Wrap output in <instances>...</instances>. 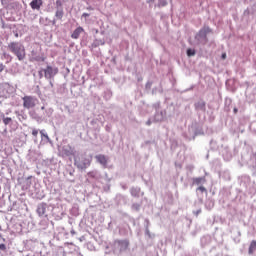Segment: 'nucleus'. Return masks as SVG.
Here are the masks:
<instances>
[{"label": "nucleus", "mask_w": 256, "mask_h": 256, "mask_svg": "<svg viewBox=\"0 0 256 256\" xmlns=\"http://www.w3.org/2000/svg\"><path fill=\"white\" fill-rule=\"evenodd\" d=\"M36 214L41 219H49L51 216L61 219L63 212H61V208L57 204L41 202L36 206Z\"/></svg>", "instance_id": "f257e3e1"}, {"label": "nucleus", "mask_w": 256, "mask_h": 256, "mask_svg": "<svg viewBox=\"0 0 256 256\" xmlns=\"http://www.w3.org/2000/svg\"><path fill=\"white\" fill-rule=\"evenodd\" d=\"M8 51L17 57L18 61H25L27 54L25 52V45L21 42L13 41L7 46Z\"/></svg>", "instance_id": "f03ea898"}, {"label": "nucleus", "mask_w": 256, "mask_h": 256, "mask_svg": "<svg viewBox=\"0 0 256 256\" xmlns=\"http://www.w3.org/2000/svg\"><path fill=\"white\" fill-rule=\"evenodd\" d=\"M209 33H213V30L209 26L202 27L198 33L194 36L195 42L197 45H201L202 47H205L207 43H209V38L207 35Z\"/></svg>", "instance_id": "7ed1b4c3"}, {"label": "nucleus", "mask_w": 256, "mask_h": 256, "mask_svg": "<svg viewBox=\"0 0 256 256\" xmlns=\"http://www.w3.org/2000/svg\"><path fill=\"white\" fill-rule=\"evenodd\" d=\"M240 186H242L244 191L249 195H255L256 184L255 181H251V177L249 175H242L240 177Z\"/></svg>", "instance_id": "20e7f679"}, {"label": "nucleus", "mask_w": 256, "mask_h": 256, "mask_svg": "<svg viewBox=\"0 0 256 256\" xmlns=\"http://www.w3.org/2000/svg\"><path fill=\"white\" fill-rule=\"evenodd\" d=\"M18 185L21 186L22 191H31L33 185L37 183V180L33 176H22L17 179Z\"/></svg>", "instance_id": "39448f33"}, {"label": "nucleus", "mask_w": 256, "mask_h": 256, "mask_svg": "<svg viewBox=\"0 0 256 256\" xmlns=\"http://www.w3.org/2000/svg\"><path fill=\"white\" fill-rule=\"evenodd\" d=\"M74 165L81 171H85V169L91 167V158L83 154H77V156L74 157Z\"/></svg>", "instance_id": "423d86ee"}, {"label": "nucleus", "mask_w": 256, "mask_h": 256, "mask_svg": "<svg viewBox=\"0 0 256 256\" xmlns=\"http://www.w3.org/2000/svg\"><path fill=\"white\" fill-rule=\"evenodd\" d=\"M7 115H9V112L3 113L0 110V121H2L5 127H9L11 131H13L15 130V125L17 124V121H15L13 117H9Z\"/></svg>", "instance_id": "0eeeda50"}, {"label": "nucleus", "mask_w": 256, "mask_h": 256, "mask_svg": "<svg viewBox=\"0 0 256 256\" xmlns=\"http://www.w3.org/2000/svg\"><path fill=\"white\" fill-rule=\"evenodd\" d=\"M30 193L34 199H45V192L43 191V188H41V184L38 182H34L32 188L30 189Z\"/></svg>", "instance_id": "6e6552de"}, {"label": "nucleus", "mask_w": 256, "mask_h": 256, "mask_svg": "<svg viewBox=\"0 0 256 256\" xmlns=\"http://www.w3.org/2000/svg\"><path fill=\"white\" fill-rule=\"evenodd\" d=\"M126 249H129V240H115L113 243V253H123Z\"/></svg>", "instance_id": "1a4fd4ad"}, {"label": "nucleus", "mask_w": 256, "mask_h": 256, "mask_svg": "<svg viewBox=\"0 0 256 256\" xmlns=\"http://www.w3.org/2000/svg\"><path fill=\"white\" fill-rule=\"evenodd\" d=\"M22 101L24 109H33L37 105V97L35 96H24Z\"/></svg>", "instance_id": "9d476101"}, {"label": "nucleus", "mask_w": 256, "mask_h": 256, "mask_svg": "<svg viewBox=\"0 0 256 256\" xmlns=\"http://www.w3.org/2000/svg\"><path fill=\"white\" fill-rule=\"evenodd\" d=\"M45 79H55V75L59 73V68L56 66L47 65L46 68L43 69Z\"/></svg>", "instance_id": "9b49d317"}, {"label": "nucleus", "mask_w": 256, "mask_h": 256, "mask_svg": "<svg viewBox=\"0 0 256 256\" xmlns=\"http://www.w3.org/2000/svg\"><path fill=\"white\" fill-rule=\"evenodd\" d=\"M25 210H27V204L19 201L13 202L8 208V211H16L18 215H22L23 211Z\"/></svg>", "instance_id": "f8f14e48"}, {"label": "nucleus", "mask_w": 256, "mask_h": 256, "mask_svg": "<svg viewBox=\"0 0 256 256\" xmlns=\"http://www.w3.org/2000/svg\"><path fill=\"white\" fill-rule=\"evenodd\" d=\"M194 109L198 115H201V113H205L207 111V103L205 100L200 99L194 103Z\"/></svg>", "instance_id": "ddd939ff"}, {"label": "nucleus", "mask_w": 256, "mask_h": 256, "mask_svg": "<svg viewBox=\"0 0 256 256\" xmlns=\"http://www.w3.org/2000/svg\"><path fill=\"white\" fill-rule=\"evenodd\" d=\"M165 117H167V111L165 110H158L155 112L153 116V123H161L165 121Z\"/></svg>", "instance_id": "4468645a"}, {"label": "nucleus", "mask_w": 256, "mask_h": 256, "mask_svg": "<svg viewBox=\"0 0 256 256\" xmlns=\"http://www.w3.org/2000/svg\"><path fill=\"white\" fill-rule=\"evenodd\" d=\"M95 159L97 161V163L101 164V166L103 167V169H107L108 165L107 163H109V158L103 154H98L95 156Z\"/></svg>", "instance_id": "2eb2a0df"}, {"label": "nucleus", "mask_w": 256, "mask_h": 256, "mask_svg": "<svg viewBox=\"0 0 256 256\" xmlns=\"http://www.w3.org/2000/svg\"><path fill=\"white\" fill-rule=\"evenodd\" d=\"M32 61H36L37 63H43L47 58L42 54H39L37 51H31Z\"/></svg>", "instance_id": "dca6fc26"}, {"label": "nucleus", "mask_w": 256, "mask_h": 256, "mask_svg": "<svg viewBox=\"0 0 256 256\" xmlns=\"http://www.w3.org/2000/svg\"><path fill=\"white\" fill-rule=\"evenodd\" d=\"M30 7L33 11H41V7H43V0H32L30 2Z\"/></svg>", "instance_id": "f3484780"}, {"label": "nucleus", "mask_w": 256, "mask_h": 256, "mask_svg": "<svg viewBox=\"0 0 256 256\" xmlns=\"http://www.w3.org/2000/svg\"><path fill=\"white\" fill-rule=\"evenodd\" d=\"M63 153L64 155H66V157H71V155L75 158L77 157V151H75V148L69 146L68 148H64L63 149Z\"/></svg>", "instance_id": "a211bd4d"}, {"label": "nucleus", "mask_w": 256, "mask_h": 256, "mask_svg": "<svg viewBox=\"0 0 256 256\" xmlns=\"http://www.w3.org/2000/svg\"><path fill=\"white\" fill-rule=\"evenodd\" d=\"M222 156H223L224 161H231L233 154L231 153V150H229L228 147H225L222 150Z\"/></svg>", "instance_id": "6ab92c4d"}, {"label": "nucleus", "mask_w": 256, "mask_h": 256, "mask_svg": "<svg viewBox=\"0 0 256 256\" xmlns=\"http://www.w3.org/2000/svg\"><path fill=\"white\" fill-rule=\"evenodd\" d=\"M29 116L31 117V119H34V121H37L38 123L43 121V119H45L44 116L38 115V113L35 110H30Z\"/></svg>", "instance_id": "aec40b11"}, {"label": "nucleus", "mask_w": 256, "mask_h": 256, "mask_svg": "<svg viewBox=\"0 0 256 256\" xmlns=\"http://www.w3.org/2000/svg\"><path fill=\"white\" fill-rule=\"evenodd\" d=\"M233 104V99L226 97L224 100V111L229 113L231 111V105Z\"/></svg>", "instance_id": "412c9836"}, {"label": "nucleus", "mask_w": 256, "mask_h": 256, "mask_svg": "<svg viewBox=\"0 0 256 256\" xmlns=\"http://www.w3.org/2000/svg\"><path fill=\"white\" fill-rule=\"evenodd\" d=\"M85 29H83V27L79 26L77 27L71 34V38L72 39H77L78 37H80L81 33H84Z\"/></svg>", "instance_id": "4be33fe9"}, {"label": "nucleus", "mask_w": 256, "mask_h": 256, "mask_svg": "<svg viewBox=\"0 0 256 256\" xmlns=\"http://www.w3.org/2000/svg\"><path fill=\"white\" fill-rule=\"evenodd\" d=\"M39 151L36 150H30L28 153V157L30 159V161H37L39 159Z\"/></svg>", "instance_id": "5701e85b"}, {"label": "nucleus", "mask_w": 256, "mask_h": 256, "mask_svg": "<svg viewBox=\"0 0 256 256\" xmlns=\"http://www.w3.org/2000/svg\"><path fill=\"white\" fill-rule=\"evenodd\" d=\"M193 185H198V186H202L205 185V177H197V178H193Z\"/></svg>", "instance_id": "b1692460"}, {"label": "nucleus", "mask_w": 256, "mask_h": 256, "mask_svg": "<svg viewBox=\"0 0 256 256\" xmlns=\"http://www.w3.org/2000/svg\"><path fill=\"white\" fill-rule=\"evenodd\" d=\"M99 45H105V41L102 39H95L93 41V43L90 46V49H97V47H99Z\"/></svg>", "instance_id": "393cba45"}, {"label": "nucleus", "mask_w": 256, "mask_h": 256, "mask_svg": "<svg viewBox=\"0 0 256 256\" xmlns=\"http://www.w3.org/2000/svg\"><path fill=\"white\" fill-rule=\"evenodd\" d=\"M130 194L132 195V197H140L141 188L140 187H132L130 189Z\"/></svg>", "instance_id": "a878e982"}, {"label": "nucleus", "mask_w": 256, "mask_h": 256, "mask_svg": "<svg viewBox=\"0 0 256 256\" xmlns=\"http://www.w3.org/2000/svg\"><path fill=\"white\" fill-rule=\"evenodd\" d=\"M64 16L65 10L56 9L54 17L58 19V21H63Z\"/></svg>", "instance_id": "bb28decb"}, {"label": "nucleus", "mask_w": 256, "mask_h": 256, "mask_svg": "<svg viewBox=\"0 0 256 256\" xmlns=\"http://www.w3.org/2000/svg\"><path fill=\"white\" fill-rule=\"evenodd\" d=\"M40 135H41V140L43 141V143H49V141H51L46 130H41Z\"/></svg>", "instance_id": "cd10ccee"}, {"label": "nucleus", "mask_w": 256, "mask_h": 256, "mask_svg": "<svg viewBox=\"0 0 256 256\" xmlns=\"http://www.w3.org/2000/svg\"><path fill=\"white\" fill-rule=\"evenodd\" d=\"M127 196L118 194V205H127Z\"/></svg>", "instance_id": "c85d7f7f"}, {"label": "nucleus", "mask_w": 256, "mask_h": 256, "mask_svg": "<svg viewBox=\"0 0 256 256\" xmlns=\"http://www.w3.org/2000/svg\"><path fill=\"white\" fill-rule=\"evenodd\" d=\"M168 5H169V2H167V0H158V3H156L154 7L161 9L162 7H167Z\"/></svg>", "instance_id": "c756f323"}, {"label": "nucleus", "mask_w": 256, "mask_h": 256, "mask_svg": "<svg viewBox=\"0 0 256 256\" xmlns=\"http://www.w3.org/2000/svg\"><path fill=\"white\" fill-rule=\"evenodd\" d=\"M15 114L17 115L19 121H27V114H25V112L16 111Z\"/></svg>", "instance_id": "7c9ffc66"}, {"label": "nucleus", "mask_w": 256, "mask_h": 256, "mask_svg": "<svg viewBox=\"0 0 256 256\" xmlns=\"http://www.w3.org/2000/svg\"><path fill=\"white\" fill-rule=\"evenodd\" d=\"M215 207V201L213 200H206L205 202V208L208 210V211H211V209H213Z\"/></svg>", "instance_id": "2f4dec72"}, {"label": "nucleus", "mask_w": 256, "mask_h": 256, "mask_svg": "<svg viewBox=\"0 0 256 256\" xmlns=\"http://www.w3.org/2000/svg\"><path fill=\"white\" fill-rule=\"evenodd\" d=\"M255 250H256V240H253L250 243V246H249V249H248L249 255H253V253H255Z\"/></svg>", "instance_id": "473e14b6"}, {"label": "nucleus", "mask_w": 256, "mask_h": 256, "mask_svg": "<svg viewBox=\"0 0 256 256\" xmlns=\"http://www.w3.org/2000/svg\"><path fill=\"white\" fill-rule=\"evenodd\" d=\"M41 229H47L49 227V219L48 218H44L43 220L40 221L39 223Z\"/></svg>", "instance_id": "72a5a7b5"}, {"label": "nucleus", "mask_w": 256, "mask_h": 256, "mask_svg": "<svg viewBox=\"0 0 256 256\" xmlns=\"http://www.w3.org/2000/svg\"><path fill=\"white\" fill-rule=\"evenodd\" d=\"M2 59H5L6 63H11V61H13V56L7 52H3Z\"/></svg>", "instance_id": "f704fd0d"}, {"label": "nucleus", "mask_w": 256, "mask_h": 256, "mask_svg": "<svg viewBox=\"0 0 256 256\" xmlns=\"http://www.w3.org/2000/svg\"><path fill=\"white\" fill-rule=\"evenodd\" d=\"M87 176L91 179H99V172L97 170H93L87 173Z\"/></svg>", "instance_id": "c9c22d12"}, {"label": "nucleus", "mask_w": 256, "mask_h": 256, "mask_svg": "<svg viewBox=\"0 0 256 256\" xmlns=\"http://www.w3.org/2000/svg\"><path fill=\"white\" fill-rule=\"evenodd\" d=\"M200 241L201 245H208V243H211V236H204Z\"/></svg>", "instance_id": "e433bc0d"}, {"label": "nucleus", "mask_w": 256, "mask_h": 256, "mask_svg": "<svg viewBox=\"0 0 256 256\" xmlns=\"http://www.w3.org/2000/svg\"><path fill=\"white\" fill-rule=\"evenodd\" d=\"M233 233H236V237H234L235 243H239V237H241V230H239V228H236L233 230Z\"/></svg>", "instance_id": "4c0bfd02"}, {"label": "nucleus", "mask_w": 256, "mask_h": 256, "mask_svg": "<svg viewBox=\"0 0 256 256\" xmlns=\"http://www.w3.org/2000/svg\"><path fill=\"white\" fill-rule=\"evenodd\" d=\"M196 53L197 51H195L193 48H188L186 50L187 57H195Z\"/></svg>", "instance_id": "58836bf2"}, {"label": "nucleus", "mask_w": 256, "mask_h": 256, "mask_svg": "<svg viewBox=\"0 0 256 256\" xmlns=\"http://www.w3.org/2000/svg\"><path fill=\"white\" fill-rule=\"evenodd\" d=\"M55 9L63 10V0H56Z\"/></svg>", "instance_id": "ea45409f"}, {"label": "nucleus", "mask_w": 256, "mask_h": 256, "mask_svg": "<svg viewBox=\"0 0 256 256\" xmlns=\"http://www.w3.org/2000/svg\"><path fill=\"white\" fill-rule=\"evenodd\" d=\"M153 109H155V112L157 111H163V109H161V102H156L152 105Z\"/></svg>", "instance_id": "a19ab883"}, {"label": "nucleus", "mask_w": 256, "mask_h": 256, "mask_svg": "<svg viewBox=\"0 0 256 256\" xmlns=\"http://www.w3.org/2000/svg\"><path fill=\"white\" fill-rule=\"evenodd\" d=\"M111 97H113V93H111V91L108 90L104 92V99H106V101H109Z\"/></svg>", "instance_id": "79ce46f5"}, {"label": "nucleus", "mask_w": 256, "mask_h": 256, "mask_svg": "<svg viewBox=\"0 0 256 256\" xmlns=\"http://www.w3.org/2000/svg\"><path fill=\"white\" fill-rule=\"evenodd\" d=\"M71 215H73L74 217H77L79 215V208L77 207L72 208Z\"/></svg>", "instance_id": "37998d69"}, {"label": "nucleus", "mask_w": 256, "mask_h": 256, "mask_svg": "<svg viewBox=\"0 0 256 256\" xmlns=\"http://www.w3.org/2000/svg\"><path fill=\"white\" fill-rule=\"evenodd\" d=\"M132 209H133V211H140V209H141V204H139V203H134V204H132V207H131Z\"/></svg>", "instance_id": "c03bdc74"}, {"label": "nucleus", "mask_w": 256, "mask_h": 256, "mask_svg": "<svg viewBox=\"0 0 256 256\" xmlns=\"http://www.w3.org/2000/svg\"><path fill=\"white\" fill-rule=\"evenodd\" d=\"M104 181L107 184L111 183V178L109 177V174H107V172H105L104 174Z\"/></svg>", "instance_id": "a18cd8bd"}, {"label": "nucleus", "mask_w": 256, "mask_h": 256, "mask_svg": "<svg viewBox=\"0 0 256 256\" xmlns=\"http://www.w3.org/2000/svg\"><path fill=\"white\" fill-rule=\"evenodd\" d=\"M45 113H46V115L43 116L44 119H45V117H51V115H53V109L50 108V109L46 110Z\"/></svg>", "instance_id": "49530a36"}, {"label": "nucleus", "mask_w": 256, "mask_h": 256, "mask_svg": "<svg viewBox=\"0 0 256 256\" xmlns=\"http://www.w3.org/2000/svg\"><path fill=\"white\" fill-rule=\"evenodd\" d=\"M196 191H200V193H207V188H205L203 185L199 186Z\"/></svg>", "instance_id": "de8ad7c7"}, {"label": "nucleus", "mask_w": 256, "mask_h": 256, "mask_svg": "<svg viewBox=\"0 0 256 256\" xmlns=\"http://www.w3.org/2000/svg\"><path fill=\"white\" fill-rule=\"evenodd\" d=\"M103 190L108 193V191H111V184H107L103 187Z\"/></svg>", "instance_id": "09e8293b"}, {"label": "nucleus", "mask_w": 256, "mask_h": 256, "mask_svg": "<svg viewBox=\"0 0 256 256\" xmlns=\"http://www.w3.org/2000/svg\"><path fill=\"white\" fill-rule=\"evenodd\" d=\"M0 251H7V245L3 242L0 243Z\"/></svg>", "instance_id": "8fccbe9b"}, {"label": "nucleus", "mask_w": 256, "mask_h": 256, "mask_svg": "<svg viewBox=\"0 0 256 256\" xmlns=\"http://www.w3.org/2000/svg\"><path fill=\"white\" fill-rule=\"evenodd\" d=\"M145 235L151 239L153 236L151 235V231H149V228H145Z\"/></svg>", "instance_id": "3c124183"}, {"label": "nucleus", "mask_w": 256, "mask_h": 256, "mask_svg": "<svg viewBox=\"0 0 256 256\" xmlns=\"http://www.w3.org/2000/svg\"><path fill=\"white\" fill-rule=\"evenodd\" d=\"M149 225H151V223L149 222V219H145L144 220V227H145V229H149Z\"/></svg>", "instance_id": "603ef678"}, {"label": "nucleus", "mask_w": 256, "mask_h": 256, "mask_svg": "<svg viewBox=\"0 0 256 256\" xmlns=\"http://www.w3.org/2000/svg\"><path fill=\"white\" fill-rule=\"evenodd\" d=\"M153 86V82L152 81H148L145 85L146 89H151V87Z\"/></svg>", "instance_id": "864d4df0"}, {"label": "nucleus", "mask_w": 256, "mask_h": 256, "mask_svg": "<svg viewBox=\"0 0 256 256\" xmlns=\"http://www.w3.org/2000/svg\"><path fill=\"white\" fill-rule=\"evenodd\" d=\"M43 69L44 68H42V69H40L39 71H38V77H39V79H41L44 75H43V73L45 74V72L43 71Z\"/></svg>", "instance_id": "5fc2aeb1"}, {"label": "nucleus", "mask_w": 256, "mask_h": 256, "mask_svg": "<svg viewBox=\"0 0 256 256\" xmlns=\"http://www.w3.org/2000/svg\"><path fill=\"white\" fill-rule=\"evenodd\" d=\"M193 215H195L196 217H199V215H201V209L194 210Z\"/></svg>", "instance_id": "6e6d98bb"}, {"label": "nucleus", "mask_w": 256, "mask_h": 256, "mask_svg": "<svg viewBox=\"0 0 256 256\" xmlns=\"http://www.w3.org/2000/svg\"><path fill=\"white\" fill-rule=\"evenodd\" d=\"M8 133H9V130H7V127H5L4 130L2 131L3 137H7Z\"/></svg>", "instance_id": "4d7b16f0"}, {"label": "nucleus", "mask_w": 256, "mask_h": 256, "mask_svg": "<svg viewBox=\"0 0 256 256\" xmlns=\"http://www.w3.org/2000/svg\"><path fill=\"white\" fill-rule=\"evenodd\" d=\"M32 135H33V137H37V135H39V130L38 129H33L32 130Z\"/></svg>", "instance_id": "13d9d810"}, {"label": "nucleus", "mask_w": 256, "mask_h": 256, "mask_svg": "<svg viewBox=\"0 0 256 256\" xmlns=\"http://www.w3.org/2000/svg\"><path fill=\"white\" fill-rule=\"evenodd\" d=\"M249 14H250L249 8L244 10V13H243L244 17H249Z\"/></svg>", "instance_id": "bf43d9fd"}, {"label": "nucleus", "mask_w": 256, "mask_h": 256, "mask_svg": "<svg viewBox=\"0 0 256 256\" xmlns=\"http://www.w3.org/2000/svg\"><path fill=\"white\" fill-rule=\"evenodd\" d=\"M5 70V65L3 63H0V73H3Z\"/></svg>", "instance_id": "052dcab7"}, {"label": "nucleus", "mask_w": 256, "mask_h": 256, "mask_svg": "<svg viewBox=\"0 0 256 256\" xmlns=\"http://www.w3.org/2000/svg\"><path fill=\"white\" fill-rule=\"evenodd\" d=\"M153 123V120H151V118L148 119V121L146 122V125L149 127L151 126Z\"/></svg>", "instance_id": "680f3d73"}, {"label": "nucleus", "mask_w": 256, "mask_h": 256, "mask_svg": "<svg viewBox=\"0 0 256 256\" xmlns=\"http://www.w3.org/2000/svg\"><path fill=\"white\" fill-rule=\"evenodd\" d=\"M181 256H195V255H193V254H191L189 252H184V253H182Z\"/></svg>", "instance_id": "e2e57ef3"}, {"label": "nucleus", "mask_w": 256, "mask_h": 256, "mask_svg": "<svg viewBox=\"0 0 256 256\" xmlns=\"http://www.w3.org/2000/svg\"><path fill=\"white\" fill-rule=\"evenodd\" d=\"M57 21H59V19H56V18L54 17L53 20L51 21L52 25H57Z\"/></svg>", "instance_id": "0e129e2a"}, {"label": "nucleus", "mask_w": 256, "mask_h": 256, "mask_svg": "<svg viewBox=\"0 0 256 256\" xmlns=\"http://www.w3.org/2000/svg\"><path fill=\"white\" fill-rule=\"evenodd\" d=\"M12 33L14 34V36L17 38L19 37V32H17V30H13Z\"/></svg>", "instance_id": "69168bd1"}, {"label": "nucleus", "mask_w": 256, "mask_h": 256, "mask_svg": "<svg viewBox=\"0 0 256 256\" xmlns=\"http://www.w3.org/2000/svg\"><path fill=\"white\" fill-rule=\"evenodd\" d=\"M82 17H85V18L91 17V14L84 12V13L82 14Z\"/></svg>", "instance_id": "338daca9"}, {"label": "nucleus", "mask_w": 256, "mask_h": 256, "mask_svg": "<svg viewBox=\"0 0 256 256\" xmlns=\"http://www.w3.org/2000/svg\"><path fill=\"white\" fill-rule=\"evenodd\" d=\"M221 59H223V60L227 59V53H222Z\"/></svg>", "instance_id": "774afa93"}]
</instances>
